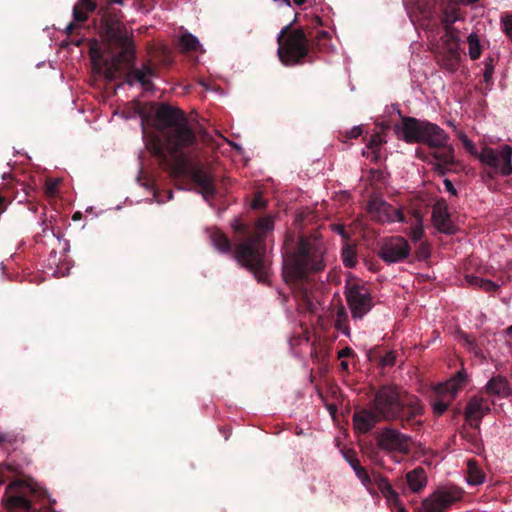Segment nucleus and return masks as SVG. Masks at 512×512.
Returning a JSON list of instances; mask_svg holds the SVG:
<instances>
[{"mask_svg":"<svg viewBox=\"0 0 512 512\" xmlns=\"http://www.w3.org/2000/svg\"><path fill=\"white\" fill-rule=\"evenodd\" d=\"M155 132L146 136V148L174 175L189 174L206 201L217 194L213 177L201 165L192 166L186 152L197 143L186 114L166 103L159 104L153 120Z\"/></svg>","mask_w":512,"mask_h":512,"instance_id":"obj_1","label":"nucleus"},{"mask_svg":"<svg viewBox=\"0 0 512 512\" xmlns=\"http://www.w3.org/2000/svg\"><path fill=\"white\" fill-rule=\"evenodd\" d=\"M425 406L421 399L394 384L380 386L369 406L353 414V425L361 434L369 433L379 422H398L402 429L419 430Z\"/></svg>","mask_w":512,"mask_h":512,"instance_id":"obj_2","label":"nucleus"},{"mask_svg":"<svg viewBox=\"0 0 512 512\" xmlns=\"http://www.w3.org/2000/svg\"><path fill=\"white\" fill-rule=\"evenodd\" d=\"M231 227L242 237L234 250L229 238L218 228L207 229L211 244L221 253H232L237 263L250 271L258 283L269 284L271 262L267 256L266 237L274 229L273 218L258 219L254 228L241 219H234Z\"/></svg>","mask_w":512,"mask_h":512,"instance_id":"obj_3","label":"nucleus"},{"mask_svg":"<svg viewBox=\"0 0 512 512\" xmlns=\"http://www.w3.org/2000/svg\"><path fill=\"white\" fill-rule=\"evenodd\" d=\"M325 253L326 247L321 239L306 236L299 238L296 248L286 247L283 253V280L303 301L310 299V273L325 268Z\"/></svg>","mask_w":512,"mask_h":512,"instance_id":"obj_4","label":"nucleus"},{"mask_svg":"<svg viewBox=\"0 0 512 512\" xmlns=\"http://www.w3.org/2000/svg\"><path fill=\"white\" fill-rule=\"evenodd\" d=\"M98 1L100 3L99 34L102 42L116 53L118 61L131 63L135 52L134 34L123 23L122 11L113 7L114 4L123 5L124 0Z\"/></svg>","mask_w":512,"mask_h":512,"instance_id":"obj_5","label":"nucleus"},{"mask_svg":"<svg viewBox=\"0 0 512 512\" xmlns=\"http://www.w3.org/2000/svg\"><path fill=\"white\" fill-rule=\"evenodd\" d=\"M330 34L321 30L309 37L302 28L292 29V23L284 26L277 37V55L285 66H295L309 56L310 51H323Z\"/></svg>","mask_w":512,"mask_h":512,"instance_id":"obj_6","label":"nucleus"},{"mask_svg":"<svg viewBox=\"0 0 512 512\" xmlns=\"http://www.w3.org/2000/svg\"><path fill=\"white\" fill-rule=\"evenodd\" d=\"M395 133L406 143L437 145L444 139V129L437 124L414 117H402L401 125L394 127Z\"/></svg>","mask_w":512,"mask_h":512,"instance_id":"obj_7","label":"nucleus"},{"mask_svg":"<svg viewBox=\"0 0 512 512\" xmlns=\"http://www.w3.org/2000/svg\"><path fill=\"white\" fill-rule=\"evenodd\" d=\"M478 159L482 164L489 167L487 174L490 178H494L498 173L503 176L512 174V148L508 145L502 147L499 152L485 146L479 153Z\"/></svg>","mask_w":512,"mask_h":512,"instance_id":"obj_8","label":"nucleus"},{"mask_svg":"<svg viewBox=\"0 0 512 512\" xmlns=\"http://www.w3.org/2000/svg\"><path fill=\"white\" fill-rule=\"evenodd\" d=\"M103 45L105 50L110 54L112 65L116 69L120 65H124L129 69L125 75V83L128 85H133L134 83L139 82L145 90H150L153 88V83L149 78L156 75V70L149 62L145 63L141 69L134 68L136 51L134 52V57L131 63L120 62L116 57V53L111 50L104 42Z\"/></svg>","mask_w":512,"mask_h":512,"instance_id":"obj_9","label":"nucleus"},{"mask_svg":"<svg viewBox=\"0 0 512 512\" xmlns=\"http://www.w3.org/2000/svg\"><path fill=\"white\" fill-rule=\"evenodd\" d=\"M464 491L457 486H446L436 489L423 500L425 512H446L448 508L463 498Z\"/></svg>","mask_w":512,"mask_h":512,"instance_id":"obj_10","label":"nucleus"},{"mask_svg":"<svg viewBox=\"0 0 512 512\" xmlns=\"http://www.w3.org/2000/svg\"><path fill=\"white\" fill-rule=\"evenodd\" d=\"M345 295L354 319H362L373 307L371 293L365 285L348 283Z\"/></svg>","mask_w":512,"mask_h":512,"instance_id":"obj_11","label":"nucleus"},{"mask_svg":"<svg viewBox=\"0 0 512 512\" xmlns=\"http://www.w3.org/2000/svg\"><path fill=\"white\" fill-rule=\"evenodd\" d=\"M375 438L377 446L388 453L407 455L411 451V437L396 428L390 426L384 427Z\"/></svg>","mask_w":512,"mask_h":512,"instance_id":"obj_12","label":"nucleus"},{"mask_svg":"<svg viewBox=\"0 0 512 512\" xmlns=\"http://www.w3.org/2000/svg\"><path fill=\"white\" fill-rule=\"evenodd\" d=\"M411 252L408 241L402 236H391L384 239L378 251V256L387 264L404 261Z\"/></svg>","mask_w":512,"mask_h":512,"instance_id":"obj_13","label":"nucleus"},{"mask_svg":"<svg viewBox=\"0 0 512 512\" xmlns=\"http://www.w3.org/2000/svg\"><path fill=\"white\" fill-rule=\"evenodd\" d=\"M464 381L465 375L458 372L454 378L437 386L436 392L439 397L432 404L433 413L435 415L441 416L444 414L451 402L454 400Z\"/></svg>","mask_w":512,"mask_h":512,"instance_id":"obj_14","label":"nucleus"},{"mask_svg":"<svg viewBox=\"0 0 512 512\" xmlns=\"http://www.w3.org/2000/svg\"><path fill=\"white\" fill-rule=\"evenodd\" d=\"M367 210L371 218L380 223L405 222V216L401 209L395 208L381 199L369 200Z\"/></svg>","mask_w":512,"mask_h":512,"instance_id":"obj_15","label":"nucleus"},{"mask_svg":"<svg viewBox=\"0 0 512 512\" xmlns=\"http://www.w3.org/2000/svg\"><path fill=\"white\" fill-rule=\"evenodd\" d=\"M444 139L437 145H428L429 148L433 149L430 152V156L435 160V163L439 164H455V150L454 147L448 143L450 137L444 131Z\"/></svg>","mask_w":512,"mask_h":512,"instance_id":"obj_16","label":"nucleus"},{"mask_svg":"<svg viewBox=\"0 0 512 512\" xmlns=\"http://www.w3.org/2000/svg\"><path fill=\"white\" fill-rule=\"evenodd\" d=\"M373 484L379 489L383 496L387 499L390 506H394L397 512H406L405 508L399 502V496L393 489L388 479L379 473L373 474Z\"/></svg>","mask_w":512,"mask_h":512,"instance_id":"obj_17","label":"nucleus"},{"mask_svg":"<svg viewBox=\"0 0 512 512\" xmlns=\"http://www.w3.org/2000/svg\"><path fill=\"white\" fill-rule=\"evenodd\" d=\"M432 220L434 226L441 233L454 234L455 226L450 220L449 213L445 204L437 203L432 210Z\"/></svg>","mask_w":512,"mask_h":512,"instance_id":"obj_18","label":"nucleus"},{"mask_svg":"<svg viewBox=\"0 0 512 512\" xmlns=\"http://www.w3.org/2000/svg\"><path fill=\"white\" fill-rule=\"evenodd\" d=\"M100 8L98 0H78L73 7V20L78 23L88 20L89 14ZM100 9L98 10V13Z\"/></svg>","mask_w":512,"mask_h":512,"instance_id":"obj_19","label":"nucleus"},{"mask_svg":"<svg viewBox=\"0 0 512 512\" xmlns=\"http://www.w3.org/2000/svg\"><path fill=\"white\" fill-rule=\"evenodd\" d=\"M441 22L443 25H452L462 19L458 3L454 0H440Z\"/></svg>","mask_w":512,"mask_h":512,"instance_id":"obj_20","label":"nucleus"},{"mask_svg":"<svg viewBox=\"0 0 512 512\" xmlns=\"http://www.w3.org/2000/svg\"><path fill=\"white\" fill-rule=\"evenodd\" d=\"M510 391L508 380L500 375L492 377L486 384V392L489 395L507 397Z\"/></svg>","mask_w":512,"mask_h":512,"instance_id":"obj_21","label":"nucleus"},{"mask_svg":"<svg viewBox=\"0 0 512 512\" xmlns=\"http://www.w3.org/2000/svg\"><path fill=\"white\" fill-rule=\"evenodd\" d=\"M406 482L412 492L418 493L422 491L427 484L425 470L417 467L406 474Z\"/></svg>","mask_w":512,"mask_h":512,"instance_id":"obj_22","label":"nucleus"},{"mask_svg":"<svg viewBox=\"0 0 512 512\" xmlns=\"http://www.w3.org/2000/svg\"><path fill=\"white\" fill-rule=\"evenodd\" d=\"M486 410L488 411L489 408H484L483 399L474 396L467 403L465 408V418L467 420L479 421L483 417Z\"/></svg>","mask_w":512,"mask_h":512,"instance_id":"obj_23","label":"nucleus"},{"mask_svg":"<svg viewBox=\"0 0 512 512\" xmlns=\"http://www.w3.org/2000/svg\"><path fill=\"white\" fill-rule=\"evenodd\" d=\"M460 57L458 49L448 48L439 57V62L446 70L454 72L458 69Z\"/></svg>","mask_w":512,"mask_h":512,"instance_id":"obj_24","label":"nucleus"},{"mask_svg":"<svg viewBox=\"0 0 512 512\" xmlns=\"http://www.w3.org/2000/svg\"><path fill=\"white\" fill-rule=\"evenodd\" d=\"M387 128L388 126H384L382 128V131L375 132L374 134L371 135L370 139L368 140L367 148L373 154V160L375 162H377L380 159V148L384 143H386L384 131Z\"/></svg>","mask_w":512,"mask_h":512,"instance_id":"obj_25","label":"nucleus"},{"mask_svg":"<svg viewBox=\"0 0 512 512\" xmlns=\"http://www.w3.org/2000/svg\"><path fill=\"white\" fill-rule=\"evenodd\" d=\"M178 44L179 48L183 52H193L198 50L203 52L198 38L188 31H185L180 35Z\"/></svg>","mask_w":512,"mask_h":512,"instance_id":"obj_26","label":"nucleus"},{"mask_svg":"<svg viewBox=\"0 0 512 512\" xmlns=\"http://www.w3.org/2000/svg\"><path fill=\"white\" fill-rule=\"evenodd\" d=\"M468 475L467 482L470 485L477 486L482 484L485 481V474L483 471L477 466L474 460H469L467 463Z\"/></svg>","mask_w":512,"mask_h":512,"instance_id":"obj_27","label":"nucleus"},{"mask_svg":"<svg viewBox=\"0 0 512 512\" xmlns=\"http://www.w3.org/2000/svg\"><path fill=\"white\" fill-rule=\"evenodd\" d=\"M445 49L454 48L458 49L459 38L458 31L452 25H444V34L442 36Z\"/></svg>","mask_w":512,"mask_h":512,"instance_id":"obj_28","label":"nucleus"},{"mask_svg":"<svg viewBox=\"0 0 512 512\" xmlns=\"http://www.w3.org/2000/svg\"><path fill=\"white\" fill-rule=\"evenodd\" d=\"M469 56L472 60H477L481 56V45L476 33H471L468 38Z\"/></svg>","mask_w":512,"mask_h":512,"instance_id":"obj_29","label":"nucleus"},{"mask_svg":"<svg viewBox=\"0 0 512 512\" xmlns=\"http://www.w3.org/2000/svg\"><path fill=\"white\" fill-rule=\"evenodd\" d=\"M415 218H416V224L410 227L408 236L410 237V239L413 242H418L424 236V229H423V225H422V217L418 212L415 213Z\"/></svg>","mask_w":512,"mask_h":512,"instance_id":"obj_30","label":"nucleus"},{"mask_svg":"<svg viewBox=\"0 0 512 512\" xmlns=\"http://www.w3.org/2000/svg\"><path fill=\"white\" fill-rule=\"evenodd\" d=\"M343 264L348 268H353L357 264V253L354 246L347 245L342 249Z\"/></svg>","mask_w":512,"mask_h":512,"instance_id":"obj_31","label":"nucleus"},{"mask_svg":"<svg viewBox=\"0 0 512 512\" xmlns=\"http://www.w3.org/2000/svg\"><path fill=\"white\" fill-rule=\"evenodd\" d=\"M9 506L13 509H22L25 511H30L32 508V504L30 500H28L23 495H13L8 500Z\"/></svg>","mask_w":512,"mask_h":512,"instance_id":"obj_32","label":"nucleus"},{"mask_svg":"<svg viewBox=\"0 0 512 512\" xmlns=\"http://www.w3.org/2000/svg\"><path fill=\"white\" fill-rule=\"evenodd\" d=\"M335 328L338 331H341L346 336H349V334H350V329L347 324V314L343 308L337 312V317L335 320Z\"/></svg>","mask_w":512,"mask_h":512,"instance_id":"obj_33","label":"nucleus"},{"mask_svg":"<svg viewBox=\"0 0 512 512\" xmlns=\"http://www.w3.org/2000/svg\"><path fill=\"white\" fill-rule=\"evenodd\" d=\"M430 246L427 242H421L415 251L416 258L419 261H425L430 257Z\"/></svg>","mask_w":512,"mask_h":512,"instance_id":"obj_34","label":"nucleus"},{"mask_svg":"<svg viewBox=\"0 0 512 512\" xmlns=\"http://www.w3.org/2000/svg\"><path fill=\"white\" fill-rule=\"evenodd\" d=\"M493 63H494L493 58H488L485 61V69H484V73H483V78L486 83H489L492 80L493 73H494V64Z\"/></svg>","mask_w":512,"mask_h":512,"instance_id":"obj_35","label":"nucleus"},{"mask_svg":"<svg viewBox=\"0 0 512 512\" xmlns=\"http://www.w3.org/2000/svg\"><path fill=\"white\" fill-rule=\"evenodd\" d=\"M396 362V354L394 351H389L386 355L380 357V365L383 367L393 366Z\"/></svg>","mask_w":512,"mask_h":512,"instance_id":"obj_36","label":"nucleus"},{"mask_svg":"<svg viewBox=\"0 0 512 512\" xmlns=\"http://www.w3.org/2000/svg\"><path fill=\"white\" fill-rule=\"evenodd\" d=\"M345 458L348 461V463L350 464V466L352 467V469L354 470V472L356 471V469L361 467L360 461L357 458L355 451H352V450L348 451L345 454Z\"/></svg>","mask_w":512,"mask_h":512,"instance_id":"obj_37","label":"nucleus"},{"mask_svg":"<svg viewBox=\"0 0 512 512\" xmlns=\"http://www.w3.org/2000/svg\"><path fill=\"white\" fill-rule=\"evenodd\" d=\"M461 140H462L463 146L466 149V151L469 154L478 157L479 153H478V150H477L476 146L474 145V143L470 139H468L465 135L462 136Z\"/></svg>","mask_w":512,"mask_h":512,"instance_id":"obj_38","label":"nucleus"},{"mask_svg":"<svg viewBox=\"0 0 512 512\" xmlns=\"http://www.w3.org/2000/svg\"><path fill=\"white\" fill-rule=\"evenodd\" d=\"M499 285L496 284L495 282L489 280V279H484L483 280V284H481V287L480 289L484 290L485 292H495L497 289H499Z\"/></svg>","mask_w":512,"mask_h":512,"instance_id":"obj_39","label":"nucleus"},{"mask_svg":"<svg viewBox=\"0 0 512 512\" xmlns=\"http://www.w3.org/2000/svg\"><path fill=\"white\" fill-rule=\"evenodd\" d=\"M363 133L362 126H354L352 129L346 131L345 137L347 139H356L360 137Z\"/></svg>","mask_w":512,"mask_h":512,"instance_id":"obj_40","label":"nucleus"},{"mask_svg":"<svg viewBox=\"0 0 512 512\" xmlns=\"http://www.w3.org/2000/svg\"><path fill=\"white\" fill-rule=\"evenodd\" d=\"M465 280L468 285H470L472 287L480 288L481 284H483L484 279L480 278L478 276H474V275H466Z\"/></svg>","mask_w":512,"mask_h":512,"instance_id":"obj_41","label":"nucleus"},{"mask_svg":"<svg viewBox=\"0 0 512 512\" xmlns=\"http://www.w3.org/2000/svg\"><path fill=\"white\" fill-rule=\"evenodd\" d=\"M454 164H439V163H435L434 164V170L441 176H444L446 175L449 171H451V167L453 166Z\"/></svg>","mask_w":512,"mask_h":512,"instance_id":"obj_42","label":"nucleus"},{"mask_svg":"<svg viewBox=\"0 0 512 512\" xmlns=\"http://www.w3.org/2000/svg\"><path fill=\"white\" fill-rule=\"evenodd\" d=\"M356 356L354 350L350 347H345L342 350H340L337 354L338 359H345V358H351Z\"/></svg>","mask_w":512,"mask_h":512,"instance_id":"obj_43","label":"nucleus"},{"mask_svg":"<svg viewBox=\"0 0 512 512\" xmlns=\"http://www.w3.org/2000/svg\"><path fill=\"white\" fill-rule=\"evenodd\" d=\"M41 226H42V230L41 232L37 233L35 238H36V241H41V237L42 236H46L47 232L50 230L52 235H54V232L52 229H50V226L48 225L47 221L46 220H43L42 223H41Z\"/></svg>","mask_w":512,"mask_h":512,"instance_id":"obj_44","label":"nucleus"},{"mask_svg":"<svg viewBox=\"0 0 512 512\" xmlns=\"http://www.w3.org/2000/svg\"><path fill=\"white\" fill-rule=\"evenodd\" d=\"M251 207L253 209H262V208L265 207V201H264L263 197L260 194L256 195L253 198V200L251 202Z\"/></svg>","mask_w":512,"mask_h":512,"instance_id":"obj_45","label":"nucleus"},{"mask_svg":"<svg viewBox=\"0 0 512 512\" xmlns=\"http://www.w3.org/2000/svg\"><path fill=\"white\" fill-rule=\"evenodd\" d=\"M503 26L507 36L512 38V16H509L504 20Z\"/></svg>","mask_w":512,"mask_h":512,"instance_id":"obj_46","label":"nucleus"},{"mask_svg":"<svg viewBox=\"0 0 512 512\" xmlns=\"http://www.w3.org/2000/svg\"><path fill=\"white\" fill-rule=\"evenodd\" d=\"M90 54H91V57L94 61H100V59L102 58V52L101 50L96 47V46H92L90 48Z\"/></svg>","mask_w":512,"mask_h":512,"instance_id":"obj_47","label":"nucleus"},{"mask_svg":"<svg viewBox=\"0 0 512 512\" xmlns=\"http://www.w3.org/2000/svg\"><path fill=\"white\" fill-rule=\"evenodd\" d=\"M443 184H444V186H445V189H446L449 193H451V194H452V195H454V196H457V190L455 189V187H454V185H453V183H452V181H451V180H449V179H447V178H446V179H444Z\"/></svg>","mask_w":512,"mask_h":512,"instance_id":"obj_48","label":"nucleus"},{"mask_svg":"<svg viewBox=\"0 0 512 512\" xmlns=\"http://www.w3.org/2000/svg\"><path fill=\"white\" fill-rule=\"evenodd\" d=\"M360 481L362 482V484L364 486H366L367 488L370 487V485L373 484V478H371V476L367 473L365 476H363Z\"/></svg>","mask_w":512,"mask_h":512,"instance_id":"obj_49","label":"nucleus"},{"mask_svg":"<svg viewBox=\"0 0 512 512\" xmlns=\"http://www.w3.org/2000/svg\"><path fill=\"white\" fill-rule=\"evenodd\" d=\"M77 23H78V22H75V21L73 20V22H71V23H69V24L67 25V27H66V30H65V31H66V33H67L68 35H71V34L74 32V30H75V29H77V27H78Z\"/></svg>","mask_w":512,"mask_h":512,"instance_id":"obj_50","label":"nucleus"},{"mask_svg":"<svg viewBox=\"0 0 512 512\" xmlns=\"http://www.w3.org/2000/svg\"><path fill=\"white\" fill-rule=\"evenodd\" d=\"M506 334H507V339H506V342L507 344L512 347V326H509L507 329H506Z\"/></svg>","mask_w":512,"mask_h":512,"instance_id":"obj_51","label":"nucleus"},{"mask_svg":"<svg viewBox=\"0 0 512 512\" xmlns=\"http://www.w3.org/2000/svg\"><path fill=\"white\" fill-rule=\"evenodd\" d=\"M340 371L343 373H349V364L346 360H342L340 363Z\"/></svg>","mask_w":512,"mask_h":512,"instance_id":"obj_52","label":"nucleus"},{"mask_svg":"<svg viewBox=\"0 0 512 512\" xmlns=\"http://www.w3.org/2000/svg\"><path fill=\"white\" fill-rule=\"evenodd\" d=\"M367 470L361 466L360 468L356 469L355 471V474L356 476L358 477V479L360 480L363 476H365L367 474Z\"/></svg>","mask_w":512,"mask_h":512,"instance_id":"obj_53","label":"nucleus"},{"mask_svg":"<svg viewBox=\"0 0 512 512\" xmlns=\"http://www.w3.org/2000/svg\"><path fill=\"white\" fill-rule=\"evenodd\" d=\"M6 210V199L0 195V214Z\"/></svg>","mask_w":512,"mask_h":512,"instance_id":"obj_54","label":"nucleus"},{"mask_svg":"<svg viewBox=\"0 0 512 512\" xmlns=\"http://www.w3.org/2000/svg\"><path fill=\"white\" fill-rule=\"evenodd\" d=\"M334 230H335L337 233L341 234L342 236H345V233H346V232H345V228H344V226L336 225V226H335V228H334Z\"/></svg>","mask_w":512,"mask_h":512,"instance_id":"obj_55","label":"nucleus"},{"mask_svg":"<svg viewBox=\"0 0 512 512\" xmlns=\"http://www.w3.org/2000/svg\"><path fill=\"white\" fill-rule=\"evenodd\" d=\"M81 217H82L81 212L77 211V212H75V213L73 214L72 219H73L74 221H77V220H80V219H81Z\"/></svg>","mask_w":512,"mask_h":512,"instance_id":"obj_56","label":"nucleus"},{"mask_svg":"<svg viewBox=\"0 0 512 512\" xmlns=\"http://www.w3.org/2000/svg\"><path fill=\"white\" fill-rule=\"evenodd\" d=\"M421 13L425 16H429L430 14L433 13V10L432 9H424V10H421Z\"/></svg>","mask_w":512,"mask_h":512,"instance_id":"obj_57","label":"nucleus"},{"mask_svg":"<svg viewBox=\"0 0 512 512\" xmlns=\"http://www.w3.org/2000/svg\"><path fill=\"white\" fill-rule=\"evenodd\" d=\"M293 2H294L296 5L301 6V5H303V4L306 2V0H293Z\"/></svg>","mask_w":512,"mask_h":512,"instance_id":"obj_58","label":"nucleus"},{"mask_svg":"<svg viewBox=\"0 0 512 512\" xmlns=\"http://www.w3.org/2000/svg\"><path fill=\"white\" fill-rule=\"evenodd\" d=\"M416 154H417V156H418L419 158L424 159V157H423V153H422V151H421L420 149H417V150H416Z\"/></svg>","mask_w":512,"mask_h":512,"instance_id":"obj_59","label":"nucleus"},{"mask_svg":"<svg viewBox=\"0 0 512 512\" xmlns=\"http://www.w3.org/2000/svg\"><path fill=\"white\" fill-rule=\"evenodd\" d=\"M315 23L318 24V25H321L322 24V20L319 16H315Z\"/></svg>","mask_w":512,"mask_h":512,"instance_id":"obj_60","label":"nucleus"},{"mask_svg":"<svg viewBox=\"0 0 512 512\" xmlns=\"http://www.w3.org/2000/svg\"><path fill=\"white\" fill-rule=\"evenodd\" d=\"M283 2L290 6V0H283Z\"/></svg>","mask_w":512,"mask_h":512,"instance_id":"obj_61","label":"nucleus"},{"mask_svg":"<svg viewBox=\"0 0 512 512\" xmlns=\"http://www.w3.org/2000/svg\"><path fill=\"white\" fill-rule=\"evenodd\" d=\"M53 188H54V186H53V185H52V186H50V187L48 188V191H49V192H52V191H53Z\"/></svg>","mask_w":512,"mask_h":512,"instance_id":"obj_62","label":"nucleus"},{"mask_svg":"<svg viewBox=\"0 0 512 512\" xmlns=\"http://www.w3.org/2000/svg\"><path fill=\"white\" fill-rule=\"evenodd\" d=\"M286 301H287V296L283 295V301L282 302H286Z\"/></svg>","mask_w":512,"mask_h":512,"instance_id":"obj_63","label":"nucleus"}]
</instances>
